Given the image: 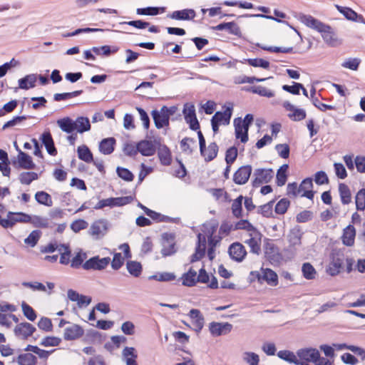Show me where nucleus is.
<instances>
[{
	"instance_id": "nucleus-1",
	"label": "nucleus",
	"mask_w": 365,
	"mask_h": 365,
	"mask_svg": "<svg viewBox=\"0 0 365 365\" xmlns=\"http://www.w3.org/2000/svg\"><path fill=\"white\" fill-rule=\"evenodd\" d=\"M56 123L61 130L66 133H71L75 130L83 133L91 130L90 120L87 117L79 116L75 120L65 117L58 119Z\"/></svg>"
},
{
	"instance_id": "nucleus-2",
	"label": "nucleus",
	"mask_w": 365,
	"mask_h": 365,
	"mask_svg": "<svg viewBox=\"0 0 365 365\" xmlns=\"http://www.w3.org/2000/svg\"><path fill=\"white\" fill-rule=\"evenodd\" d=\"M177 110L175 106L168 108L163 106L160 110H153L151 112V115L153 118L155 127L158 129L162 128L169 125L170 117L173 115Z\"/></svg>"
},
{
	"instance_id": "nucleus-3",
	"label": "nucleus",
	"mask_w": 365,
	"mask_h": 365,
	"mask_svg": "<svg viewBox=\"0 0 365 365\" xmlns=\"http://www.w3.org/2000/svg\"><path fill=\"white\" fill-rule=\"evenodd\" d=\"M345 260L344 251L334 250L331 255V260L327 269V272L331 276H336L340 273Z\"/></svg>"
},
{
	"instance_id": "nucleus-4",
	"label": "nucleus",
	"mask_w": 365,
	"mask_h": 365,
	"mask_svg": "<svg viewBox=\"0 0 365 365\" xmlns=\"http://www.w3.org/2000/svg\"><path fill=\"white\" fill-rule=\"evenodd\" d=\"M247 237L245 243L250 247L251 252L259 255L261 252L262 234L255 228L247 232Z\"/></svg>"
},
{
	"instance_id": "nucleus-5",
	"label": "nucleus",
	"mask_w": 365,
	"mask_h": 365,
	"mask_svg": "<svg viewBox=\"0 0 365 365\" xmlns=\"http://www.w3.org/2000/svg\"><path fill=\"white\" fill-rule=\"evenodd\" d=\"M254 179L252 180L253 187H259L261 184L268 183L274 176L272 169L257 168L254 172Z\"/></svg>"
},
{
	"instance_id": "nucleus-6",
	"label": "nucleus",
	"mask_w": 365,
	"mask_h": 365,
	"mask_svg": "<svg viewBox=\"0 0 365 365\" xmlns=\"http://www.w3.org/2000/svg\"><path fill=\"white\" fill-rule=\"evenodd\" d=\"M110 262V259L108 257L100 258L98 256H95L86 261L83 268L85 270H103Z\"/></svg>"
},
{
	"instance_id": "nucleus-7",
	"label": "nucleus",
	"mask_w": 365,
	"mask_h": 365,
	"mask_svg": "<svg viewBox=\"0 0 365 365\" xmlns=\"http://www.w3.org/2000/svg\"><path fill=\"white\" fill-rule=\"evenodd\" d=\"M320 34L324 41L329 46L336 47L342 43L341 39L337 36L334 30L328 24Z\"/></svg>"
},
{
	"instance_id": "nucleus-8",
	"label": "nucleus",
	"mask_w": 365,
	"mask_h": 365,
	"mask_svg": "<svg viewBox=\"0 0 365 365\" xmlns=\"http://www.w3.org/2000/svg\"><path fill=\"white\" fill-rule=\"evenodd\" d=\"M35 331L36 327L28 322L20 323L14 329L15 336L23 340L27 339Z\"/></svg>"
},
{
	"instance_id": "nucleus-9",
	"label": "nucleus",
	"mask_w": 365,
	"mask_h": 365,
	"mask_svg": "<svg viewBox=\"0 0 365 365\" xmlns=\"http://www.w3.org/2000/svg\"><path fill=\"white\" fill-rule=\"evenodd\" d=\"M232 329V325L228 322H212L209 324V330L213 336L227 334Z\"/></svg>"
},
{
	"instance_id": "nucleus-10",
	"label": "nucleus",
	"mask_w": 365,
	"mask_h": 365,
	"mask_svg": "<svg viewBox=\"0 0 365 365\" xmlns=\"http://www.w3.org/2000/svg\"><path fill=\"white\" fill-rule=\"evenodd\" d=\"M252 168L251 165H243L238 168V170L234 173L233 181L237 185L245 184L252 173Z\"/></svg>"
},
{
	"instance_id": "nucleus-11",
	"label": "nucleus",
	"mask_w": 365,
	"mask_h": 365,
	"mask_svg": "<svg viewBox=\"0 0 365 365\" xmlns=\"http://www.w3.org/2000/svg\"><path fill=\"white\" fill-rule=\"evenodd\" d=\"M284 108L289 113L288 117L294 121H300L304 120L307 116V113L304 109L298 108L291 103L286 101L283 104Z\"/></svg>"
},
{
	"instance_id": "nucleus-12",
	"label": "nucleus",
	"mask_w": 365,
	"mask_h": 365,
	"mask_svg": "<svg viewBox=\"0 0 365 365\" xmlns=\"http://www.w3.org/2000/svg\"><path fill=\"white\" fill-rule=\"evenodd\" d=\"M107 230V222L104 220H99L91 225L89 233L94 238L99 239L106 235Z\"/></svg>"
},
{
	"instance_id": "nucleus-13",
	"label": "nucleus",
	"mask_w": 365,
	"mask_h": 365,
	"mask_svg": "<svg viewBox=\"0 0 365 365\" xmlns=\"http://www.w3.org/2000/svg\"><path fill=\"white\" fill-rule=\"evenodd\" d=\"M300 21L307 26L316 30L319 33H320L327 24L322 22L321 21L314 18L310 15H302L300 16Z\"/></svg>"
},
{
	"instance_id": "nucleus-14",
	"label": "nucleus",
	"mask_w": 365,
	"mask_h": 365,
	"mask_svg": "<svg viewBox=\"0 0 365 365\" xmlns=\"http://www.w3.org/2000/svg\"><path fill=\"white\" fill-rule=\"evenodd\" d=\"M229 255L232 259L237 262H242L246 256L247 252L242 244L235 242L229 247Z\"/></svg>"
},
{
	"instance_id": "nucleus-15",
	"label": "nucleus",
	"mask_w": 365,
	"mask_h": 365,
	"mask_svg": "<svg viewBox=\"0 0 365 365\" xmlns=\"http://www.w3.org/2000/svg\"><path fill=\"white\" fill-rule=\"evenodd\" d=\"M257 277L259 281H265L271 286H276L278 284L277 274L270 269H262L261 274L257 272Z\"/></svg>"
},
{
	"instance_id": "nucleus-16",
	"label": "nucleus",
	"mask_w": 365,
	"mask_h": 365,
	"mask_svg": "<svg viewBox=\"0 0 365 365\" xmlns=\"http://www.w3.org/2000/svg\"><path fill=\"white\" fill-rule=\"evenodd\" d=\"M297 356L301 359L305 361V362L316 361L319 355V351L317 349L314 348H306L299 349L297 352Z\"/></svg>"
},
{
	"instance_id": "nucleus-17",
	"label": "nucleus",
	"mask_w": 365,
	"mask_h": 365,
	"mask_svg": "<svg viewBox=\"0 0 365 365\" xmlns=\"http://www.w3.org/2000/svg\"><path fill=\"white\" fill-rule=\"evenodd\" d=\"M232 113V108L227 107L223 112H216L212 116L211 121H215L220 125H227L230 123Z\"/></svg>"
},
{
	"instance_id": "nucleus-18",
	"label": "nucleus",
	"mask_w": 365,
	"mask_h": 365,
	"mask_svg": "<svg viewBox=\"0 0 365 365\" xmlns=\"http://www.w3.org/2000/svg\"><path fill=\"white\" fill-rule=\"evenodd\" d=\"M196 16V13L192 9H185L182 10L175 11L168 16L175 20H192Z\"/></svg>"
},
{
	"instance_id": "nucleus-19",
	"label": "nucleus",
	"mask_w": 365,
	"mask_h": 365,
	"mask_svg": "<svg viewBox=\"0 0 365 365\" xmlns=\"http://www.w3.org/2000/svg\"><path fill=\"white\" fill-rule=\"evenodd\" d=\"M313 187L312 179L306 178L299 185L301 197H305L309 200L314 198V192L312 190Z\"/></svg>"
},
{
	"instance_id": "nucleus-20",
	"label": "nucleus",
	"mask_w": 365,
	"mask_h": 365,
	"mask_svg": "<svg viewBox=\"0 0 365 365\" xmlns=\"http://www.w3.org/2000/svg\"><path fill=\"white\" fill-rule=\"evenodd\" d=\"M189 317L192 319V325L194 326V329L197 332H200L204 326V317L202 315L200 311L197 309H192L190 311Z\"/></svg>"
},
{
	"instance_id": "nucleus-21",
	"label": "nucleus",
	"mask_w": 365,
	"mask_h": 365,
	"mask_svg": "<svg viewBox=\"0 0 365 365\" xmlns=\"http://www.w3.org/2000/svg\"><path fill=\"white\" fill-rule=\"evenodd\" d=\"M138 153L143 156H152L155 153L156 148L152 141L143 140L138 143Z\"/></svg>"
},
{
	"instance_id": "nucleus-22",
	"label": "nucleus",
	"mask_w": 365,
	"mask_h": 365,
	"mask_svg": "<svg viewBox=\"0 0 365 365\" xmlns=\"http://www.w3.org/2000/svg\"><path fill=\"white\" fill-rule=\"evenodd\" d=\"M213 30L215 31H222L227 30L229 34L240 36L241 31L237 23L235 21L227 22V23H222L214 27H212Z\"/></svg>"
},
{
	"instance_id": "nucleus-23",
	"label": "nucleus",
	"mask_w": 365,
	"mask_h": 365,
	"mask_svg": "<svg viewBox=\"0 0 365 365\" xmlns=\"http://www.w3.org/2000/svg\"><path fill=\"white\" fill-rule=\"evenodd\" d=\"M84 334L81 327L77 324H73L65 329L64 339L66 340H75L80 338Z\"/></svg>"
},
{
	"instance_id": "nucleus-24",
	"label": "nucleus",
	"mask_w": 365,
	"mask_h": 365,
	"mask_svg": "<svg viewBox=\"0 0 365 365\" xmlns=\"http://www.w3.org/2000/svg\"><path fill=\"white\" fill-rule=\"evenodd\" d=\"M122 356L126 365H138L136 349L134 347L125 346L122 351Z\"/></svg>"
},
{
	"instance_id": "nucleus-25",
	"label": "nucleus",
	"mask_w": 365,
	"mask_h": 365,
	"mask_svg": "<svg viewBox=\"0 0 365 365\" xmlns=\"http://www.w3.org/2000/svg\"><path fill=\"white\" fill-rule=\"evenodd\" d=\"M29 223L36 228L47 229L51 227L49 219L41 215H30Z\"/></svg>"
},
{
	"instance_id": "nucleus-26",
	"label": "nucleus",
	"mask_w": 365,
	"mask_h": 365,
	"mask_svg": "<svg viewBox=\"0 0 365 365\" xmlns=\"http://www.w3.org/2000/svg\"><path fill=\"white\" fill-rule=\"evenodd\" d=\"M356 230L353 225H348L344 229L342 242L346 246H352L354 244Z\"/></svg>"
},
{
	"instance_id": "nucleus-27",
	"label": "nucleus",
	"mask_w": 365,
	"mask_h": 365,
	"mask_svg": "<svg viewBox=\"0 0 365 365\" xmlns=\"http://www.w3.org/2000/svg\"><path fill=\"white\" fill-rule=\"evenodd\" d=\"M133 200L132 196L109 197L106 199V205L110 207H120L128 205Z\"/></svg>"
},
{
	"instance_id": "nucleus-28",
	"label": "nucleus",
	"mask_w": 365,
	"mask_h": 365,
	"mask_svg": "<svg viewBox=\"0 0 365 365\" xmlns=\"http://www.w3.org/2000/svg\"><path fill=\"white\" fill-rule=\"evenodd\" d=\"M243 91H249L260 96L272 98L274 96V92L261 86L244 87Z\"/></svg>"
},
{
	"instance_id": "nucleus-29",
	"label": "nucleus",
	"mask_w": 365,
	"mask_h": 365,
	"mask_svg": "<svg viewBox=\"0 0 365 365\" xmlns=\"http://www.w3.org/2000/svg\"><path fill=\"white\" fill-rule=\"evenodd\" d=\"M28 353L19 354L14 361H16L19 365H36L37 358L32 352L27 351Z\"/></svg>"
},
{
	"instance_id": "nucleus-30",
	"label": "nucleus",
	"mask_w": 365,
	"mask_h": 365,
	"mask_svg": "<svg viewBox=\"0 0 365 365\" xmlns=\"http://www.w3.org/2000/svg\"><path fill=\"white\" fill-rule=\"evenodd\" d=\"M41 140L48 154L51 155H56L57 154L52 136L49 132H45L42 134Z\"/></svg>"
},
{
	"instance_id": "nucleus-31",
	"label": "nucleus",
	"mask_w": 365,
	"mask_h": 365,
	"mask_svg": "<svg viewBox=\"0 0 365 365\" xmlns=\"http://www.w3.org/2000/svg\"><path fill=\"white\" fill-rule=\"evenodd\" d=\"M18 160L21 168L29 170L35 168V164L32 161L31 157L21 150L19 152Z\"/></svg>"
},
{
	"instance_id": "nucleus-32",
	"label": "nucleus",
	"mask_w": 365,
	"mask_h": 365,
	"mask_svg": "<svg viewBox=\"0 0 365 365\" xmlns=\"http://www.w3.org/2000/svg\"><path fill=\"white\" fill-rule=\"evenodd\" d=\"M115 140L114 138H108L103 139L99 145L100 152L104 155H110L114 150V145Z\"/></svg>"
},
{
	"instance_id": "nucleus-33",
	"label": "nucleus",
	"mask_w": 365,
	"mask_h": 365,
	"mask_svg": "<svg viewBox=\"0 0 365 365\" xmlns=\"http://www.w3.org/2000/svg\"><path fill=\"white\" fill-rule=\"evenodd\" d=\"M36 74H29L19 80V86L21 89L28 90L35 87L37 81Z\"/></svg>"
},
{
	"instance_id": "nucleus-34",
	"label": "nucleus",
	"mask_w": 365,
	"mask_h": 365,
	"mask_svg": "<svg viewBox=\"0 0 365 365\" xmlns=\"http://www.w3.org/2000/svg\"><path fill=\"white\" fill-rule=\"evenodd\" d=\"M182 284L187 287H192L197 283V272L190 268L187 272L182 276Z\"/></svg>"
},
{
	"instance_id": "nucleus-35",
	"label": "nucleus",
	"mask_w": 365,
	"mask_h": 365,
	"mask_svg": "<svg viewBox=\"0 0 365 365\" xmlns=\"http://www.w3.org/2000/svg\"><path fill=\"white\" fill-rule=\"evenodd\" d=\"M158 158L160 163L164 165H168L171 163V154L169 148L166 145H160L158 151Z\"/></svg>"
},
{
	"instance_id": "nucleus-36",
	"label": "nucleus",
	"mask_w": 365,
	"mask_h": 365,
	"mask_svg": "<svg viewBox=\"0 0 365 365\" xmlns=\"http://www.w3.org/2000/svg\"><path fill=\"white\" fill-rule=\"evenodd\" d=\"M339 192L343 205H348L351 202V195L349 187L344 183L339 185Z\"/></svg>"
},
{
	"instance_id": "nucleus-37",
	"label": "nucleus",
	"mask_w": 365,
	"mask_h": 365,
	"mask_svg": "<svg viewBox=\"0 0 365 365\" xmlns=\"http://www.w3.org/2000/svg\"><path fill=\"white\" fill-rule=\"evenodd\" d=\"M218 152V146L216 143H211L207 148H205L203 153L201 155L205 157L206 161H211L216 158Z\"/></svg>"
},
{
	"instance_id": "nucleus-38",
	"label": "nucleus",
	"mask_w": 365,
	"mask_h": 365,
	"mask_svg": "<svg viewBox=\"0 0 365 365\" xmlns=\"http://www.w3.org/2000/svg\"><path fill=\"white\" fill-rule=\"evenodd\" d=\"M277 356L281 359H283L289 363L294 364L295 365H299L300 361L292 351L289 350H282L277 353Z\"/></svg>"
},
{
	"instance_id": "nucleus-39",
	"label": "nucleus",
	"mask_w": 365,
	"mask_h": 365,
	"mask_svg": "<svg viewBox=\"0 0 365 365\" xmlns=\"http://www.w3.org/2000/svg\"><path fill=\"white\" fill-rule=\"evenodd\" d=\"M78 158L86 163H91L93 161V154L86 145L79 146L77 149Z\"/></svg>"
},
{
	"instance_id": "nucleus-40",
	"label": "nucleus",
	"mask_w": 365,
	"mask_h": 365,
	"mask_svg": "<svg viewBox=\"0 0 365 365\" xmlns=\"http://www.w3.org/2000/svg\"><path fill=\"white\" fill-rule=\"evenodd\" d=\"M36 200L41 205L51 207L53 205V200L51 195L44 192L38 191L35 194Z\"/></svg>"
},
{
	"instance_id": "nucleus-41",
	"label": "nucleus",
	"mask_w": 365,
	"mask_h": 365,
	"mask_svg": "<svg viewBox=\"0 0 365 365\" xmlns=\"http://www.w3.org/2000/svg\"><path fill=\"white\" fill-rule=\"evenodd\" d=\"M42 232L39 230H33L29 236L24 239V243L31 247H35L41 237Z\"/></svg>"
},
{
	"instance_id": "nucleus-42",
	"label": "nucleus",
	"mask_w": 365,
	"mask_h": 365,
	"mask_svg": "<svg viewBox=\"0 0 365 365\" xmlns=\"http://www.w3.org/2000/svg\"><path fill=\"white\" fill-rule=\"evenodd\" d=\"M126 268L128 272L135 277H139L142 272V265L137 261H128Z\"/></svg>"
},
{
	"instance_id": "nucleus-43",
	"label": "nucleus",
	"mask_w": 365,
	"mask_h": 365,
	"mask_svg": "<svg viewBox=\"0 0 365 365\" xmlns=\"http://www.w3.org/2000/svg\"><path fill=\"white\" fill-rule=\"evenodd\" d=\"M302 233L299 227L292 229L288 235L289 243L293 245H298L301 243Z\"/></svg>"
},
{
	"instance_id": "nucleus-44",
	"label": "nucleus",
	"mask_w": 365,
	"mask_h": 365,
	"mask_svg": "<svg viewBox=\"0 0 365 365\" xmlns=\"http://www.w3.org/2000/svg\"><path fill=\"white\" fill-rule=\"evenodd\" d=\"M24 351H30L34 354H36V355L38 356V357L40 359H47L48 358V356H50L51 353L53 351H46L44 349H40L37 346H33V345H28L24 349Z\"/></svg>"
},
{
	"instance_id": "nucleus-45",
	"label": "nucleus",
	"mask_w": 365,
	"mask_h": 365,
	"mask_svg": "<svg viewBox=\"0 0 365 365\" xmlns=\"http://www.w3.org/2000/svg\"><path fill=\"white\" fill-rule=\"evenodd\" d=\"M9 215L11 217L14 225L17 222L29 223L30 215L26 213L9 212Z\"/></svg>"
},
{
	"instance_id": "nucleus-46",
	"label": "nucleus",
	"mask_w": 365,
	"mask_h": 365,
	"mask_svg": "<svg viewBox=\"0 0 365 365\" xmlns=\"http://www.w3.org/2000/svg\"><path fill=\"white\" fill-rule=\"evenodd\" d=\"M234 125L235 130V136L237 138H240L241 142L242 143L243 136L245 133V126L244 125L242 119L240 118H235L234 120Z\"/></svg>"
},
{
	"instance_id": "nucleus-47",
	"label": "nucleus",
	"mask_w": 365,
	"mask_h": 365,
	"mask_svg": "<svg viewBox=\"0 0 365 365\" xmlns=\"http://www.w3.org/2000/svg\"><path fill=\"white\" fill-rule=\"evenodd\" d=\"M38 175L34 172H23L19 175V181L21 184L29 185L32 181L37 180Z\"/></svg>"
},
{
	"instance_id": "nucleus-48",
	"label": "nucleus",
	"mask_w": 365,
	"mask_h": 365,
	"mask_svg": "<svg viewBox=\"0 0 365 365\" xmlns=\"http://www.w3.org/2000/svg\"><path fill=\"white\" fill-rule=\"evenodd\" d=\"M272 78V77L259 78H257L255 76L250 77V76H239V77L235 78V83H237V84L253 83L254 82H263V81H266L267 79Z\"/></svg>"
},
{
	"instance_id": "nucleus-49",
	"label": "nucleus",
	"mask_w": 365,
	"mask_h": 365,
	"mask_svg": "<svg viewBox=\"0 0 365 365\" xmlns=\"http://www.w3.org/2000/svg\"><path fill=\"white\" fill-rule=\"evenodd\" d=\"M242 359L249 365H258L259 362V356L255 352L245 351L242 354Z\"/></svg>"
},
{
	"instance_id": "nucleus-50",
	"label": "nucleus",
	"mask_w": 365,
	"mask_h": 365,
	"mask_svg": "<svg viewBox=\"0 0 365 365\" xmlns=\"http://www.w3.org/2000/svg\"><path fill=\"white\" fill-rule=\"evenodd\" d=\"M336 9L344 15V16L349 20V21H354L355 18L357 17V13L355 12L353 9L349 7H344L339 5L335 6Z\"/></svg>"
},
{
	"instance_id": "nucleus-51",
	"label": "nucleus",
	"mask_w": 365,
	"mask_h": 365,
	"mask_svg": "<svg viewBox=\"0 0 365 365\" xmlns=\"http://www.w3.org/2000/svg\"><path fill=\"white\" fill-rule=\"evenodd\" d=\"M302 271L303 276L307 279H313L316 277V270L314 267L309 262L303 264Z\"/></svg>"
},
{
	"instance_id": "nucleus-52",
	"label": "nucleus",
	"mask_w": 365,
	"mask_h": 365,
	"mask_svg": "<svg viewBox=\"0 0 365 365\" xmlns=\"http://www.w3.org/2000/svg\"><path fill=\"white\" fill-rule=\"evenodd\" d=\"M83 93L82 90H78L69 93H56L53 96V99L56 101H61L67 99H70L76 96H80Z\"/></svg>"
},
{
	"instance_id": "nucleus-53",
	"label": "nucleus",
	"mask_w": 365,
	"mask_h": 365,
	"mask_svg": "<svg viewBox=\"0 0 365 365\" xmlns=\"http://www.w3.org/2000/svg\"><path fill=\"white\" fill-rule=\"evenodd\" d=\"M191 145H196V140L190 138H184L180 142V147L182 152L187 154H191L192 153Z\"/></svg>"
},
{
	"instance_id": "nucleus-54",
	"label": "nucleus",
	"mask_w": 365,
	"mask_h": 365,
	"mask_svg": "<svg viewBox=\"0 0 365 365\" xmlns=\"http://www.w3.org/2000/svg\"><path fill=\"white\" fill-rule=\"evenodd\" d=\"M21 309L24 315L31 322L35 321L37 316L34 311V309L29 304H27L26 302H23L21 304Z\"/></svg>"
},
{
	"instance_id": "nucleus-55",
	"label": "nucleus",
	"mask_w": 365,
	"mask_h": 365,
	"mask_svg": "<svg viewBox=\"0 0 365 365\" xmlns=\"http://www.w3.org/2000/svg\"><path fill=\"white\" fill-rule=\"evenodd\" d=\"M356 207L358 210H365V189L359 190L355 197Z\"/></svg>"
},
{
	"instance_id": "nucleus-56",
	"label": "nucleus",
	"mask_w": 365,
	"mask_h": 365,
	"mask_svg": "<svg viewBox=\"0 0 365 365\" xmlns=\"http://www.w3.org/2000/svg\"><path fill=\"white\" fill-rule=\"evenodd\" d=\"M243 197L240 195L237 198H236L232 204V212L235 217H240L242 215V204Z\"/></svg>"
},
{
	"instance_id": "nucleus-57",
	"label": "nucleus",
	"mask_w": 365,
	"mask_h": 365,
	"mask_svg": "<svg viewBox=\"0 0 365 365\" xmlns=\"http://www.w3.org/2000/svg\"><path fill=\"white\" fill-rule=\"evenodd\" d=\"M288 169V165L284 164L280 167L277 173V184L278 186H282L287 181L286 172Z\"/></svg>"
},
{
	"instance_id": "nucleus-58",
	"label": "nucleus",
	"mask_w": 365,
	"mask_h": 365,
	"mask_svg": "<svg viewBox=\"0 0 365 365\" xmlns=\"http://www.w3.org/2000/svg\"><path fill=\"white\" fill-rule=\"evenodd\" d=\"M246 61L250 66L253 67H260L264 69L269 68V62L263 58H248Z\"/></svg>"
},
{
	"instance_id": "nucleus-59",
	"label": "nucleus",
	"mask_w": 365,
	"mask_h": 365,
	"mask_svg": "<svg viewBox=\"0 0 365 365\" xmlns=\"http://www.w3.org/2000/svg\"><path fill=\"white\" fill-rule=\"evenodd\" d=\"M175 275L172 272H161L153 275L150 279H153L159 282H170L175 279Z\"/></svg>"
},
{
	"instance_id": "nucleus-60",
	"label": "nucleus",
	"mask_w": 365,
	"mask_h": 365,
	"mask_svg": "<svg viewBox=\"0 0 365 365\" xmlns=\"http://www.w3.org/2000/svg\"><path fill=\"white\" fill-rule=\"evenodd\" d=\"M216 229L217 226H211L207 232L205 233L208 238L209 246L215 247L222 238V237H217L216 236H213Z\"/></svg>"
},
{
	"instance_id": "nucleus-61",
	"label": "nucleus",
	"mask_w": 365,
	"mask_h": 365,
	"mask_svg": "<svg viewBox=\"0 0 365 365\" xmlns=\"http://www.w3.org/2000/svg\"><path fill=\"white\" fill-rule=\"evenodd\" d=\"M360 63L361 60L358 58H349L341 63V66L352 71H356Z\"/></svg>"
},
{
	"instance_id": "nucleus-62",
	"label": "nucleus",
	"mask_w": 365,
	"mask_h": 365,
	"mask_svg": "<svg viewBox=\"0 0 365 365\" xmlns=\"http://www.w3.org/2000/svg\"><path fill=\"white\" fill-rule=\"evenodd\" d=\"M116 173L119 178L128 182L132 181L134 178L133 174L128 169L125 168L118 167Z\"/></svg>"
},
{
	"instance_id": "nucleus-63",
	"label": "nucleus",
	"mask_w": 365,
	"mask_h": 365,
	"mask_svg": "<svg viewBox=\"0 0 365 365\" xmlns=\"http://www.w3.org/2000/svg\"><path fill=\"white\" fill-rule=\"evenodd\" d=\"M289 204L290 202L287 199H281L275 206V212L279 215L284 214L287 212V208L289 206Z\"/></svg>"
},
{
	"instance_id": "nucleus-64",
	"label": "nucleus",
	"mask_w": 365,
	"mask_h": 365,
	"mask_svg": "<svg viewBox=\"0 0 365 365\" xmlns=\"http://www.w3.org/2000/svg\"><path fill=\"white\" fill-rule=\"evenodd\" d=\"M86 257V255L82 252H78L71 261V267L75 269L83 267V261Z\"/></svg>"
}]
</instances>
